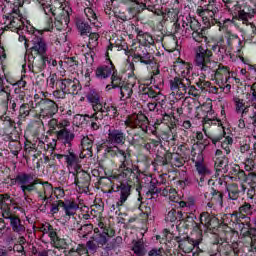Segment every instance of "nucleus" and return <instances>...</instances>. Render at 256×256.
I'll return each mask as SVG.
<instances>
[{"mask_svg": "<svg viewBox=\"0 0 256 256\" xmlns=\"http://www.w3.org/2000/svg\"><path fill=\"white\" fill-rule=\"evenodd\" d=\"M2 196V205H1V211L2 215L5 213V209L8 211H12L11 207H9V203H12L11 196L9 194H1ZM9 201V203H7Z\"/></svg>", "mask_w": 256, "mask_h": 256, "instance_id": "obj_48", "label": "nucleus"}, {"mask_svg": "<svg viewBox=\"0 0 256 256\" xmlns=\"http://www.w3.org/2000/svg\"><path fill=\"white\" fill-rule=\"evenodd\" d=\"M170 165L172 167H183L185 165V159L178 153H170Z\"/></svg>", "mask_w": 256, "mask_h": 256, "instance_id": "obj_42", "label": "nucleus"}, {"mask_svg": "<svg viewBox=\"0 0 256 256\" xmlns=\"http://www.w3.org/2000/svg\"><path fill=\"white\" fill-rule=\"evenodd\" d=\"M81 146L83 151H88V155L91 157L92 149H93V140L89 139V137H84L81 140Z\"/></svg>", "mask_w": 256, "mask_h": 256, "instance_id": "obj_47", "label": "nucleus"}, {"mask_svg": "<svg viewBox=\"0 0 256 256\" xmlns=\"http://www.w3.org/2000/svg\"><path fill=\"white\" fill-rule=\"evenodd\" d=\"M195 169L201 177H205L206 175H211V169L205 164V162H200L195 164Z\"/></svg>", "mask_w": 256, "mask_h": 256, "instance_id": "obj_45", "label": "nucleus"}, {"mask_svg": "<svg viewBox=\"0 0 256 256\" xmlns=\"http://www.w3.org/2000/svg\"><path fill=\"white\" fill-rule=\"evenodd\" d=\"M211 139H212L213 145H217V143H220V141H221V147H222V149H224V152L226 153V155H229V153H231V146L233 145V138H231L229 136L226 138H224L223 136H218V137H214Z\"/></svg>", "mask_w": 256, "mask_h": 256, "instance_id": "obj_27", "label": "nucleus"}, {"mask_svg": "<svg viewBox=\"0 0 256 256\" xmlns=\"http://www.w3.org/2000/svg\"><path fill=\"white\" fill-rule=\"evenodd\" d=\"M50 129H52L53 131H55V129L61 130L62 127H71V122H69V120L67 119H63V120H57L55 118H52L49 123H48Z\"/></svg>", "mask_w": 256, "mask_h": 256, "instance_id": "obj_35", "label": "nucleus"}, {"mask_svg": "<svg viewBox=\"0 0 256 256\" xmlns=\"http://www.w3.org/2000/svg\"><path fill=\"white\" fill-rule=\"evenodd\" d=\"M10 183L11 185H17L21 189L26 201L29 199L27 193H34L36 201L41 203L39 208L47 209L49 199L53 197V185L51 183L39 178L35 179L34 174L27 172H19L10 180Z\"/></svg>", "mask_w": 256, "mask_h": 256, "instance_id": "obj_2", "label": "nucleus"}, {"mask_svg": "<svg viewBox=\"0 0 256 256\" xmlns=\"http://www.w3.org/2000/svg\"><path fill=\"white\" fill-rule=\"evenodd\" d=\"M75 25L81 37L87 35L88 33H91V26L89 25V23L85 22V20L81 18H76Z\"/></svg>", "mask_w": 256, "mask_h": 256, "instance_id": "obj_34", "label": "nucleus"}, {"mask_svg": "<svg viewBox=\"0 0 256 256\" xmlns=\"http://www.w3.org/2000/svg\"><path fill=\"white\" fill-rule=\"evenodd\" d=\"M98 229H99V232L100 233H111L112 232V237L115 235V229L109 227V226H106L105 223L103 222H99L98 223Z\"/></svg>", "mask_w": 256, "mask_h": 256, "instance_id": "obj_63", "label": "nucleus"}, {"mask_svg": "<svg viewBox=\"0 0 256 256\" xmlns=\"http://www.w3.org/2000/svg\"><path fill=\"white\" fill-rule=\"evenodd\" d=\"M62 209H64L65 215L68 217H73V215H75L79 209V204H77L75 201L66 200L62 204Z\"/></svg>", "mask_w": 256, "mask_h": 256, "instance_id": "obj_30", "label": "nucleus"}, {"mask_svg": "<svg viewBox=\"0 0 256 256\" xmlns=\"http://www.w3.org/2000/svg\"><path fill=\"white\" fill-rule=\"evenodd\" d=\"M68 127L69 126H64L61 128V130H57L55 135L59 143H62V145H65V147H72L73 140L75 139V133H73V131H71Z\"/></svg>", "mask_w": 256, "mask_h": 256, "instance_id": "obj_11", "label": "nucleus"}, {"mask_svg": "<svg viewBox=\"0 0 256 256\" xmlns=\"http://www.w3.org/2000/svg\"><path fill=\"white\" fill-rule=\"evenodd\" d=\"M29 51L31 55H47V51H49V45H47L45 38L34 36L31 40Z\"/></svg>", "mask_w": 256, "mask_h": 256, "instance_id": "obj_9", "label": "nucleus"}, {"mask_svg": "<svg viewBox=\"0 0 256 256\" xmlns=\"http://www.w3.org/2000/svg\"><path fill=\"white\" fill-rule=\"evenodd\" d=\"M213 51L205 46H198L194 48V65L200 71L205 73H215L216 85L224 93H229L231 91V84L229 79H231V72L229 67L218 64L216 61L212 60Z\"/></svg>", "mask_w": 256, "mask_h": 256, "instance_id": "obj_1", "label": "nucleus"}, {"mask_svg": "<svg viewBox=\"0 0 256 256\" xmlns=\"http://www.w3.org/2000/svg\"><path fill=\"white\" fill-rule=\"evenodd\" d=\"M51 245H53V247L56 249H67V242L65 239L59 238L57 235L55 239L51 241Z\"/></svg>", "mask_w": 256, "mask_h": 256, "instance_id": "obj_49", "label": "nucleus"}, {"mask_svg": "<svg viewBox=\"0 0 256 256\" xmlns=\"http://www.w3.org/2000/svg\"><path fill=\"white\" fill-rule=\"evenodd\" d=\"M35 109H37V104L33 101L20 104L19 114L21 117H29V115H35Z\"/></svg>", "mask_w": 256, "mask_h": 256, "instance_id": "obj_29", "label": "nucleus"}, {"mask_svg": "<svg viewBox=\"0 0 256 256\" xmlns=\"http://www.w3.org/2000/svg\"><path fill=\"white\" fill-rule=\"evenodd\" d=\"M97 113H107L108 115H112V117H119L117 107L113 106L112 104H107V102H102L100 108L96 109L92 116L85 114L84 117H88V119H97Z\"/></svg>", "mask_w": 256, "mask_h": 256, "instance_id": "obj_17", "label": "nucleus"}, {"mask_svg": "<svg viewBox=\"0 0 256 256\" xmlns=\"http://www.w3.org/2000/svg\"><path fill=\"white\" fill-rule=\"evenodd\" d=\"M148 256H165V249L153 248L148 252Z\"/></svg>", "mask_w": 256, "mask_h": 256, "instance_id": "obj_64", "label": "nucleus"}, {"mask_svg": "<svg viewBox=\"0 0 256 256\" xmlns=\"http://www.w3.org/2000/svg\"><path fill=\"white\" fill-rule=\"evenodd\" d=\"M215 167L218 170L224 169V167H227V159L225 157H215L214 160Z\"/></svg>", "mask_w": 256, "mask_h": 256, "instance_id": "obj_60", "label": "nucleus"}, {"mask_svg": "<svg viewBox=\"0 0 256 256\" xmlns=\"http://www.w3.org/2000/svg\"><path fill=\"white\" fill-rule=\"evenodd\" d=\"M84 13L88 19V21H90V23H92V25H95V23H97V14L95 13L94 10H92V8H85L84 9Z\"/></svg>", "mask_w": 256, "mask_h": 256, "instance_id": "obj_50", "label": "nucleus"}, {"mask_svg": "<svg viewBox=\"0 0 256 256\" xmlns=\"http://www.w3.org/2000/svg\"><path fill=\"white\" fill-rule=\"evenodd\" d=\"M255 213V206L251 205L249 202H244L239 208L238 211H234L233 215L235 217H239V221L241 219H246L247 217H251Z\"/></svg>", "mask_w": 256, "mask_h": 256, "instance_id": "obj_20", "label": "nucleus"}, {"mask_svg": "<svg viewBox=\"0 0 256 256\" xmlns=\"http://www.w3.org/2000/svg\"><path fill=\"white\" fill-rule=\"evenodd\" d=\"M9 149H10V152L12 153V155L17 157V155H19V151H21V143L15 142V141L10 142Z\"/></svg>", "mask_w": 256, "mask_h": 256, "instance_id": "obj_58", "label": "nucleus"}, {"mask_svg": "<svg viewBox=\"0 0 256 256\" xmlns=\"http://www.w3.org/2000/svg\"><path fill=\"white\" fill-rule=\"evenodd\" d=\"M134 59L144 63V65H151L153 63V56L147 51V48H143L140 53H134Z\"/></svg>", "mask_w": 256, "mask_h": 256, "instance_id": "obj_31", "label": "nucleus"}, {"mask_svg": "<svg viewBox=\"0 0 256 256\" xmlns=\"http://www.w3.org/2000/svg\"><path fill=\"white\" fill-rule=\"evenodd\" d=\"M125 125L132 129L140 127V129L144 130L147 129V126L149 125V118H147L141 111L139 113H133L126 117Z\"/></svg>", "mask_w": 256, "mask_h": 256, "instance_id": "obj_6", "label": "nucleus"}, {"mask_svg": "<svg viewBox=\"0 0 256 256\" xmlns=\"http://www.w3.org/2000/svg\"><path fill=\"white\" fill-rule=\"evenodd\" d=\"M40 117H53L59 111V106L55 101L49 99H42L39 102Z\"/></svg>", "mask_w": 256, "mask_h": 256, "instance_id": "obj_10", "label": "nucleus"}, {"mask_svg": "<svg viewBox=\"0 0 256 256\" xmlns=\"http://www.w3.org/2000/svg\"><path fill=\"white\" fill-rule=\"evenodd\" d=\"M59 81H61V79H59L56 73L51 74L47 79L48 86L51 87V89H54L56 85L59 87Z\"/></svg>", "mask_w": 256, "mask_h": 256, "instance_id": "obj_57", "label": "nucleus"}, {"mask_svg": "<svg viewBox=\"0 0 256 256\" xmlns=\"http://www.w3.org/2000/svg\"><path fill=\"white\" fill-rule=\"evenodd\" d=\"M227 43L230 47H237L241 45V39L237 35H230L227 39Z\"/></svg>", "mask_w": 256, "mask_h": 256, "instance_id": "obj_62", "label": "nucleus"}, {"mask_svg": "<svg viewBox=\"0 0 256 256\" xmlns=\"http://www.w3.org/2000/svg\"><path fill=\"white\" fill-rule=\"evenodd\" d=\"M162 43L167 51H175L177 49V40L173 36L164 37Z\"/></svg>", "mask_w": 256, "mask_h": 256, "instance_id": "obj_41", "label": "nucleus"}, {"mask_svg": "<svg viewBox=\"0 0 256 256\" xmlns=\"http://www.w3.org/2000/svg\"><path fill=\"white\" fill-rule=\"evenodd\" d=\"M87 252H89L87 250V246L85 247V245L79 244L76 249L72 248V249L68 250L66 252V256H80V255H83V253H87Z\"/></svg>", "mask_w": 256, "mask_h": 256, "instance_id": "obj_44", "label": "nucleus"}, {"mask_svg": "<svg viewBox=\"0 0 256 256\" xmlns=\"http://www.w3.org/2000/svg\"><path fill=\"white\" fill-rule=\"evenodd\" d=\"M86 99L91 103L93 111L99 109L103 103V97H101V92L96 89L89 88L86 92Z\"/></svg>", "mask_w": 256, "mask_h": 256, "instance_id": "obj_18", "label": "nucleus"}, {"mask_svg": "<svg viewBox=\"0 0 256 256\" xmlns=\"http://www.w3.org/2000/svg\"><path fill=\"white\" fill-rule=\"evenodd\" d=\"M39 231L42 233V241H45L44 239L48 236L50 237V240H55V237L57 235V231L51 226V224L46 223L42 224L39 228Z\"/></svg>", "mask_w": 256, "mask_h": 256, "instance_id": "obj_32", "label": "nucleus"}, {"mask_svg": "<svg viewBox=\"0 0 256 256\" xmlns=\"http://www.w3.org/2000/svg\"><path fill=\"white\" fill-rule=\"evenodd\" d=\"M188 20L190 22V35L195 31H201V23L197 19L188 16Z\"/></svg>", "mask_w": 256, "mask_h": 256, "instance_id": "obj_52", "label": "nucleus"}, {"mask_svg": "<svg viewBox=\"0 0 256 256\" xmlns=\"http://www.w3.org/2000/svg\"><path fill=\"white\" fill-rule=\"evenodd\" d=\"M182 27L184 29L185 37H191V24L189 22V16L182 19Z\"/></svg>", "mask_w": 256, "mask_h": 256, "instance_id": "obj_54", "label": "nucleus"}, {"mask_svg": "<svg viewBox=\"0 0 256 256\" xmlns=\"http://www.w3.org/2000/svg\"><path fill=\"white\" fill-rule=\"evenodd\" d=\"M64 158L67 164V169L71 171V169H77L79 167V155L75 153L73 148L69 147L66 154H64Z\"/></svg>", "mask_w": 256, "mask_h": 256, "instance_id": "obj_22", "label": "nucleus"}, {"mask_svg": "<svg viewBox=\"0 0 256 256\" xmlns=\"http://www.w3.org/2000/svg\"><path fill=\"white\" fill-rule=\"evenodd\" d=\"M140 91L144 97H149L150 99H155V95L157 94L153 88L145 86H140Z\"/></svg>", "mask_w": 256, "mask_h": 256, "instance_id": "obj_53", "label": "nucleus"}, {"mask_svg": "<svg viewBox=\"0 0 256 256\" xmlns=\"http://www.w3.org/2000/svg\"><path fill=\"white\" fill-rule=\"evenodd\" d=\"M118 193L120 195V199L117 202V207H121L123 206V203L127 201L129 195H131V186H129V184L121 183L120 186H118Z\"/></svg>", "mask_w": 256, "mask_h": 256, "instance_id": "obj_28", "label": "nucleus"}, {"mask_svg": "<svg viewBox=\"0 0 256 256\" xmlns=\"http://www.w3.org/2000/svg\"><path fill=\"white\" fill-rule=\"evenodd\" d=\"M119 171L120 177L123 179H131V175H133V159H131V154L124 156L123 160L120 161Z\"/></svg>", "mask_w": 256, "mask_h": 256, "instance_id": "obj_14", "label": "nucleus"}, {"mask_svg": "<svg viewBox=\"0 0 256 256\" xmlns=\"http://www.w3.org/2000/svg\"><path fill=\"white\" fill-rule=\"evenodd\" d=\"M199 89L202 91H209V88L211 87V82L205 80V76H200V82H198Z\"/></svg>", "mask_w": 256, "mask_h": 256, "instance_id": "obj_61", "label": "nucleus"}, {"mask_svg": "<svg viewBox=\"0 0 256 256\" xmlns=\"http://www.w3.org/2000/svg\"><path fill=\"white\" fill-rule=\"evenodd\" d=\"M191 69H193V65L189 62H185L181 58H178L174 62V71L178 77L187 78L189 77V74L191 73Z\"/></svg>", "mask_w": 256, "mask_h": 256, "instance_id": "obj_16", "label": "nucleus"}, {"mask_svg": "<svg viewBox=\"0 0 256 256\" xmlns=\"http://www.w3.org/2000/svg\"><path fill=\"white\" fill-rule=\"evenodd\" d=\"M213 221L215 218L211 216L208 212H203L200 214V222L206 229H211L213 227Z\"/></svg>", "mask_w": 256, "mask_h": 256, "instance_id": "obj_39", "label": "nucleus"}, {"mask_svg": "<svg viewBox=\"0 0 256 256\" xmlns=\"http://www.w3.org/2000/svg\"><path fill=\"white\" fill-rule=\"evenodd\" d=\"M177 243H179L180 249L184 251V253H191L195 247H199V244L201 243V240H194L192 238H184L180 239L179 237H176Z\"/></svg>", "mask_w": 256, "mask_h": 256, "instance_id": "obj_19", "label": "nucleus"}, {"mask_svg": "<svg viewBox=\"0 0 256 256\" xmlns=\"http://www.w3.org/2000/svg\"><path fill=\"white\" fill-rule=\"evenodd\" d=\"M217 13H219V7H217V2L215 0H209L207 5L200 6L197 9V14L202 19H207L208 17L213 19Z\"/></svg>", "mask_w": 256, "mask_h": 256, "instance_id": "obj_12", "label": "nucleus"}, {"mask_svg": "<svg viewBox=\"0 0 256 256\" xmlns=\"http://www.w3.org/2000/svg\"><path fill=\"white\" fill-rule=\"evenodd\" d=\"M108 143L112 145L125 144V133L121 130L113 129L108 132Z\"/></svg>", "mask_w": 256, "mask_h": 256, "instance_id": "obj_24", "label": "nucleus"}, {"mask_svg": "<svg viewBox=\"0 0 256 256\" xmlns=\"http://www.w3.org/2000/svg\"><path fill=\"white\" fill-rule=\"evenodd\" d=\"M191 161L195 165L205 162V157H203V151H201V149L193 146L191 149Z\"/></svg>", "mask_w": 256, "mask_h": 256, "instance_id": "obj_36", "label": "nucleus"}, {"mask_svg": "<svg viewBox=\"0 0 256 256\" xmlns=\"http://www.w3.org/2000/svg\"><path fill=\"white\" fill-rule=\"evenodd\" d=\"M169 85L173 95H176L177 97H185L189 90V80L181 76H176L170 79Z\"/></svg>", "mask_w": 256, "mask_h": 256, "instance_id": "obj_4", "label": "nucleus"}, {"mask_svg": "<svg viewBox=\"0 0 256 256\" xmlns=\"http://www.w3.org/2000/svg\"><path fill=\"white\" fill-rule=\"evenodd\" d=\"M190 35L192 36L194 41H196V43H203V41H207V36H205V34H203V29H201V28L199 31H194Z\"/></svg>", "mask_w": 256, "mask_h": 256, "instance_id": "obj_51", "label": "nucleus"}, {"mask_svg": "<svg viewBox=\"0 0 256 256\" xmlns=\"http://www.w3.org/2000/svg\"><path fill=\"white\" fill-rule=\"evenodd\" d=\"M132 251L137 256H145L147 253V250L145 249V243L143 242V240H138V241L134 242Z\"/></svg>", "mask_w": 256, "mask_h": 256, "instance_id": "obj_40", "label": "nucleus"}, {"mask_svg": "<svg viewBox=\"0 0 256 256\" xmlns=\"http://www.w3.org/2000/svg\"><path fill=\"white\" fill-rule=\"evenodd\" d=\"M13 131H15V121L9 116L0 118V135H11Z\"/></svg>", "mask_w": 256, "mask_h": 256, "instance_id": "obj_21", "label": "nucleus"}, {"mask_svg": "<svg viewBox=\"0 0 256 256\" xmlns=\"http://www.w3.org/2000/svg\"><path fill=\"white\" fill-rule=\"evenodd\" d=\"M120 95L122 101H127V99H131V95H133V85L125 84L120 86Z\"/></svg>", "mask_w": 256, "mask_h": 256, "instance_id": "obj_38", "label": "nucleus"}, {"mask_svg": "<svg viewBox=\"0 0 256 256\" xmlns=\"http://www.w3.org/2000/svg\"><path fill=\"white\" fill-rule=\"evenodd\" d=\"M115 65L113 62L109 61L107 64L99 65L95 69V77L96 79H99L100 81H103L105 79H109L111 75H113V71H115Z\"/></svg>", "mask_w": 256, "mask_h": 256, "instance_id": "obj_15", "label": "nucleus"}, {"mask_svg": "<svg viewBox=\"0 0 256 256\" xmlns=\"http://www.w3.org/2000/svg\"><path fill=\"white\" fill-rule=\"evenodd\" d=\"M105 151L110 157L114 158L116 163H121L124 157H129V155H131L130 152H125V150H121L117 146H108Z\"/></svg>", "mask_w": 256, "mask_h": 256, "instance_id": "obj_23", "label": "nucleus"}, {"mask_svg": "<svg viewBox=\"0 0 256 256\" xmlns=\"http://www.w3.org/2000/svg\"><path fill=\"white\" fill-rule=\"evenodd\" d=\"M195 117L196 119H202L203 125H217V123H219L217 116H215V111H213V106L211 105L197 107Z\"/></svg>", "mask_w": 256, "mask_h": 256, "instance_id": "obj_5", "label": "nucleus"}, {"mask_svg": "<svg viewBox=\"0 0 256 256\" xmlns=\"http://www.w3.org/2000/svg\"><path fill=\"white\" fill-rule=\"evenodd\" d=\"M176 219H183V212L175 210L172 208L166 215L165 220L169 223H175Z\"/></svg>", "mask_w": 256, "mask_h": 256, "instance_id": "obj_43", "label": "nucleus"}, {"mask_svg": "<svg viewBox=\"0 0 256 256\" xmlns=\"http://www.w3.org/2000/svg\"><path fill=\"white\" fill-rule=\"evenodd\" d=\"M59 89L64 91L66 95H79L81 91V83L77 78H64L59 81Z\"/></svg>", "mask_w": 256, "mask_h": 256, "instance_id": "obj_7", "label": "nucleus"}, {"mask_svg": "<svg viewBox=\"0 0 256 256\" xmlns=\"http://www.w3.org/2000/svg\"><path fill=\"white\" fill-rule=\"evenodd\" d=\"M186 81H188V87L192 85V83L198 86V83L201 81V77H199V74L192 72L191 75L188 74V76H186Z\"/></svg>", "mask_w": 256, "mask_h": 256, "instance_id": "obj_55", "label": "nucleus"}, {"mask_svg": "<svg viewBox=\"0 0 256 256\" xmlns=\"http://www.w3.org/2000/svg\"><path fill=\"white\" fill-rule=\"evenodd\" d=\"M4 219H9L10 221V227L14 233H17L18 235H23L25 233V225H23V222H21V218L17 216L13 211H9L4 209V215H2Z\"/></svg>", "mask_w": 256, "mask_h": 256, "instance_id": "obj_8", "label": "nucleus"}, {"mask_svg": "<svg viewBox=\"0 0 256 256\" xmlns=\"http://www.w3.org/2000/svg\"><path fill=\"white\" fill-rule=\"evenodd\" d=\"M204 197L208 207H215V205L223 207V192H219L212 188L205 192Z\"/></svg>", "mask_w": 256, "mask_h": 256, "instance_id": "obj_13", "label": "nucleus"}, {"mask_svg": "<svg viewBox=\"0 0 256 256\" xmlns=\"http://www.w3.org/2000/svg\"><path fill=\"white\" fill-rule=\"evenodd\" d=\"M17 105H19V102L15 100L11 96V94L7 95V108L10 109L11 111L15 112L17 111Z\"/></svg>", "mask_w": 256, "mask_h": 256, "instance_id": "obj_56", "label": "nucleus"}, {"mask_svg": "<svg viewBox=\"0 0 256 256\" xmlns=\"http://www.w3.org/2000/svg\"><path fill=\"white\" fill-rule=\"evenodd\" d=\"M113 239V234L109 232H100L98 228H94V234L86 242L87 251L90 253H97L98 249L105 247Z\"/></svg>", "mask_w": 256, "mask_h": 256, "instance_id": "obj_3", "label": "nucleus"}, {"mask_svg": "<svg viewBox=\"0 0 256 256\" xmlns=\"http://www.w3.org/2000/svg\"><path fill=\"white\" fill-rule=\"evenodd\" d=\"M72 176L75 179V185H78V187H85V185H89V179H91V177L87 172L75 169V172H72Z\"/></svg>", "mask_w": 256, "mask_h": 256, "instance_id": "obj_25", "label": "nucleus"}, {"mask_svg": "<svg viewBox=\"0 0 256 256\" xmlns=\"http://www.w3.org/2000/svg\"><path fill=\"white\" fill-rule=\"evenodd\" d=\"M93 232L95 233L93 224H84L78 229V237H80V239H87V236L91 235Z\"/></svg>", "mask_w": 256, "mask_h": 256, "instance_id": "obj_37", "label": "nucleus"}, {"mask_svg": "<svg viewBox=\"0 0 256 256\" xmlns=\"http://www.w3.org/2000/svg\"><path fill=\"white\" fill-rule=\"evenodd\" d=\"M99 37V33L92 32L89 34L88 49H95L99 45Z\"/></svg>", "mask_w": 256, "mask_h": 256, "instance_id": "obj_46", "label": "nucleus"}, {"mask_svg": "<svg viewBox=\"0 0 256 256\" xmlns=\"http://www.w3.org/2000/svg\"><path fill=\"white\" fill-rule=\"evenodd\" d=\"M110 77H111V84H108L106 86L107 91H111V87L112 89H117V87H122L123 78H121V76H119V74L117 73V68L114 69Z\"/></svg>", "mask_w": 256, "mask_h": 256, "instance_id": "obj_33", "label": "nucleus"}, {"mask_svg": "<svg viewBox=\"0 0 256 256\" xmlns=\"http://www.w3.org/2000/svg\"><path fill=\"white\" fill-rule=\"evenodd\" d=\"M228 191V199L232 201L233 205H239V197L241 194V190H239V185L232 183L227 186Z\"/></svg>", "mask_w": 256, "mask_h": 256, "instance_id": "obj_26", "label": "nucleus"}, {"mask_svg": "<svg viewBox=\"0 0 256 256\" xmlns=\"http://www.w3.org/2000/svg\"><path fill=\"white\" fill-rule=\"evenodd\" d=\"M156 161L159 165L162 166L169 165L171 161V153H166L164 156H158Z\"/></svg>", "mask_w": 256, "mask_h": 256, "instance_id": "obj_59", "label": "nucleus"}]
</instances>
